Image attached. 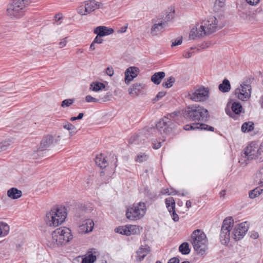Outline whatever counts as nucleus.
<instances>
[{
  "mask_svg": "<svg viewBox=\"0 0 263 263\" xmlns=\"http://www.w3.org/2000/svg\"><path fill=\"white\" fill-rule=\"evenodd\" d=\"M239 16L241 18L244 20H247L252 22L254 21H260L262 20L260 18V16L258 14L250 11L241 12L239 13Z\"/></svg>",
  "mask_w": 263,
  "mask_h": 263,
  "instance_id": "obj_19",
  "label": "nucleus"
},
{
  "mask_svg": "<svg viewBox=\"0 0 263 263\" xmlns=\"http://www.w3.org/2000/svg\"><path fill=\"white\" fill-rule=\"evenodd\" d=\"M0 228L2 231V235L3 236L7 235L9 232V226L5 222H0Z\"/></svg>",
  "mask_w": 263,
  "mask_h": 263,
  "instance_id": "obj_43",
  "label": "nucleus"
},
{
  "mask_svg": "<svg viewBox=\"0 0 263 263\" xmlns=\"http://www.w3.org/2000/svg\"><path fill=\"white\" fill-rule=\"evenodd\" d=\"M190 241L197 254H205L208 248V240L205 234L202 230L197 229L194 231L191 234Z\"/></svg>",
  "mask_w": 263,
  "mask_h": 263,
  "instance_id": "obj_2",
  "label": "nucleus"
},
{
  "mask_svg": "<svg viewBox=\"0 0 263 263\" xmlns=\"http://www.w3.org/2000/svg\"><path fill=\"white\" fill-rule=\"evenodd\" d=\"M63 127L69 132L70 135H73L76 134V128L71 123L67 122L66 124L63 125Z\"/></svg>",
  "mask_w": 263,
  "mask_h": 263,
  "instance_id": "obj_41",
  "label": "nucleus"
},
{
  "mask_svg": "<svg viewBox=\"0 0 263 263\" xmlns=\"http://www.w3.org/2000/svg\"><path fill=\"white\" fill-rule=\"evenodd\" d=\"M234 225V220L232 217L224 219L221 226L220 239L222 244L226 245L230 239L233 238L236 241L242 239L248 230L247 222L236 224L231 234L230 231Z\"/></svg>",
  "mask_w": 263,
  "mask_h": 263,
  "instance_id": "obj_1",
  "label": "nucleus"
},
{
  "mask_svg": "<svg viewBox=\"0 0 263 263\" xmlns=\"http://www.w3.org/2000/svg\"><path fill=\"white\" fill-rule=\"evenodd\" d=\"M111 94L110 92L106 93L105 95H104L102 97H100L99 100V103H101L102 102H105L109 100H110V99Z\"/></svg>",
  "mask_w": 263,
  "mask_h": 263,
  "instance_id": "obj_48",
  "label": "nucleus"
},
{
  "mask_svg": "<svg viewBox=\"0 0 263 263\" xmlns=\"http://www.w3.org/2000/svg\"><path fill=\"white\" fill-rule=\"evenodd\" d=\"M262 191V190H261L259 187H256L249 192V197L251 199H254L258 197L261 194Z\"/></svg>",
  "mask_w": 263,
  "mask_h": 263,
  "instance_id": "obj_42",
  "label": "nucleus"
},
{
  "mask_svg": "<svg viewBox=\"0 0 263 263\" xmlns=\"http://www.w3.org/2000/svg\"><path fill=\"white\" fill-rule=\"evenodd\" d=\"M96 164L101 169L105 168L108 164L105 156L102 154L97 155L95 158Z\"/></svg>",
  "mask_w": 263,
  "mask_h": 263,
  "instance_id": "obj_25",
  "label": "nucleus"
},
{
  "mask_svg": "<svg viewBox=\"0 0 263 263\" xmlns=\"http://www.w3.org/2000/svg\"><path fill=\"white\" fill-rule=\"evenodd\" d=\"M78 13L80 15H86L87 13L85 11V5L81 6L78 8L77 10Z\"/></svg>",
  "mask_w": 263,
  "mask_h": 263,
  "instance_id": "obj_51",
  "label": "nucleus"
},
{
  "mask_svg": "<svg viewBox=\"0 0 263 263\" xmlns=\"http://www.w3.org/2000/svg\"><path fill=\"white\" fill-rule=\"evenodd\" d=\"M152 22L154 23L151 29V33L152 36L158 35L167 25L166 19L162 18L160 19H153Z\"/></svg>",
  "mask_w": 263,
  "mask_h": 263,
  "instance_id": "obj_14",
  "label": "nucleus"
},
{
  "mask_svg": "<svg viewBox=\"0 0 263 263\" xmlns=\"http://www.w3.org/2000/svg\"><path fill=\"white\" fill-rule=\"evenodd\" d=\"M127 225H126L125 226H120L118 228H116L115 229V231L116 233H118L119 234L125 235L126 236H128V229Z\"/></svg>",
  "mask_w": 263,
  "mask_h": 263,
  "instance_id": "obj_40",
  "label": "nucleus"
},
{
  "mask_svg": "<svg viewBox=\"0 0 263 263\" xmlns=\"http://www.w3.org/2000/svg\"><path fill=\"white\" fill-rule=\"evenodd\" d=\"M149 252L150 248L148 246H142L136 252L138 257L137 259L140 261H141Z\"/></svg>",
  "mask_w": 263,
  "mask_h": 263,
  "instance_id": "obj_24",
  "label": "nucleus"
},
{
  "mask_svg": "<svg viewBox=\"0 0 263 263\" xmlns=\"http://www.w3.org/2000/svg\"><path fill=\"white\" fill-rule=\"evenodd\" d=\"M179 250L183 255L189 254L191 251L189 243L186 242H183L180 245Z\"/></svg>",
  "mask_w": 263,
  "mask_h": 263,
  "instance_id": "obj_34",
  "label": "nucleus"
},
{
  "mask_svg": "<svg viewBox=\"0 0 263 263\" xmlns=\"http://www.w3.org/2000/svg\"><path fill=\"white\" fill-rule=\"evenodd\" d=\"M170 214L171 215V216H172V218L173 220L175 222H177V221H178L179 220V216L176 213V211H175V209L172 211V213H170Z\"/></svg>",
  "mask_w": 263,
  "mask_h": 263,
  "instance_id": "obj_50",
  "label": "nucleus"
},
{
  "mask_svg": "<svg viewBox=\"0 0 263 263\" xmlns=\"http://www.w3.org/2000/svg\"><path fill=\"white\" fill-rule=\"evenodd\" d=\"M188 98L195 102H202L209 97V89L208 87L200 86L195 90L189 92Z\"/></svg>",
  "mask_w": 263,
  "mask_h": 263,
  "instance_id": "obj_9",
  "label": "nucleus"
},
{
  "mask_svg": "<svg viewBox=\"0 0 263 263\" xmlns=\"http://www.w3.org/2000/svg\"><path fill=\"white\" fill-rule=\"evenodd\" d=\"M145 136L146 138H151L152 136H157L156 129L154 127H147L144 128L142 132L138 135H134L130 137L129 142L130 143L139 144L140 141L143 139V137Z\"/></svg>",
  "mask_w": 263,
  "mask_h": 263,
  "instance_id": "obj_12",
  "label": "nucleus"
},
{
  "mask_svg": "<svg viewBox=\"0 0 263 263\" xmlns=\"http://www.w3.org/2000/svg\"><path fill=\"white\" fill-rule=\"evenodd\" d=\"M72 238L70 230L65 227L57 229L52 233V242L57 246L65 245Z\"/></svg>",
  "mask_w": 263,
  "mask_h": 263,
  "instance_id": "obj_6",
  "label": "nucleus"
},
{
  "mask_svg": "<svg viewBox=\"0 0 263 263\" xmlns=\"http://www.w3.org/2000/svg\"><path fill=\"white\" fill-rule=\"evenodd\" d=\"M258 149V145L256 142L250 143L243 150V153L239 161L240 164L245 166L248 164V161L256 159Z\"/></svg>",
  "mask_w": 263,
  "mask_h": 263,
  "instance_id": "obj_8",
  "label": "nucleus"
},
{
  "mask_svg": "<svg viewBox=\"0 0 263 263\" xmlns=\"http://www.w3.org/2000/svg\"><path fill=\"white\" fill-rule=\"evenodd\" d=\"M148 159V156L144 153L139 154L135 158V161L139 163H141L145 161Z\"/></svg>",
  "mask_w": 263,
  "mask_h": 263,
  "instance_id": "obj_45",
  "label": "nucleus"
},
{
  "mask_svg": "<svg viewBox=\"0 0 263 263\" xmlns=\"http://www.w3.org/2000/svg\"><path fill=\"white\" fill-rule=\"evenodd\" d=\"M175 81V79L173 77H170L167 79L166 81L164 82L162 84L163 87L166 88H170Z\"/></svg>",
  "mask_w": 263,
  "mask_h": 263,
  "instance_id": "obj_44",
  "label": "nucleus"
},
{
  "mask_svg": "<svg viewBox=\"0 0 263 263\" xmlns=\"http://www.w3.org/2000/svg\"><path fill=\"white\" fill-rule=\"evenodd\" d=\"M218 88L222 92H229L231 89V84L229 81L227 79H224L222 83L219 85Z\"/></svg>",
  "mask_w": 263,
  "mask_h": 263,
  "instance_id": "obj_30",
  "label": "nucleus"
},
{
  "mask_svg": "<svg viewBox=\"0 0 263 263\" xmlns=\"http://www.w3.org/2000/svg\"><path fill=\"white\" fill-rule=\"evenodd\" d=\"M250 236L252 238L257 239L258 237V234L256 232H254L252 233Z\"/></svg>",
  "mask_w": 263,
  "mask_h": 263,
  "instance_id": "obj_62",
  "label": "nucleus"
},
{
  "mask_svg": "<svg viewBox=\"0 0 263 263\" xmlns=\"http://www.w3.org/2000/svg\"><path fill=\"white\" fill-rule=\"evenodd\" d=\"M106 73L109 76H112L114 74V69L112 67H107L106 69Z\"/></svg>",
  "mask_w": 263,
  "mask_h": 263,
  "instance_id": "obj_54",
  "label": "nucleus"
},
{
  "mask_svg": "<svg viewBox=\"0 0 263 263\" xmlns=\"http://www.w3.org/2000/svg\"><path fill=\"white\" fill-rule=\"evenodd\" d=\"M67 43V41L66 39H63L61 40V41L59 43V46L60 48H62L66 46Z\"/></svg>",
  "mask_w": 263,
  "mask_h": 263,
  "instance_id": "obj_61",
  "label": "nucleus"
},
{
  "mask_svg": "<svg viewBox=\"0 0 263 263\" xmlns=\"http://www.w3.org/2000/svg\"><path fill=\"white\" fill-rule=\"evenodd\" d=\"M94 227V222L91 219H86L84 220L78 228V232L80 234H83L90 232L92 231Z\"/></svg>",
  "mask_w": 263,
  "mask_h": 263,
  "instance_id": "obj_17",
  "label": "nucleus"
},
{
  "mask_svg": "<svg viewBox=\"0 0 263 263\" xmlns=\"http://www.w3.org/2000/svg\"><path fill=\"white\" fill-rule=\"evenodd\" d=\"M165 73L164 72L160 71L155 72L151 77V81L155 84L158 85L160 84L162 80L165 77Z\"/></svg>",
  "mask_w": 263,
  "mask_h": 263,
  "instance_id": "obj_28",
  "label": "nucleus"
},
{
  "mask_svg": "<svg viewBox=\"0 0 263 263\" xmlns=\"http://www.w3.org/2000/svg\"><path fill=\"white\" fill-rule=\"evenodd\" d=\"M84 116V114L82 112L79 113L78 116L77 117L78 120H81L83 118Z\"/></svg>",
  "mask_w": 263,
  "mask_h": 263,
  "instance_id": "obj_64",
  "label": "nucleus"
},
{
  "mask_svg": "<svg viewBox=\"0 0 263 263\" xmlns=\"http://www.w3.org/2000/svg\"><path fill=\"white\" fill-rule=\"evenodd\" d=\"M102 5V3L95 1H86L85 2V11L86 13L89 14Z\"/></svg>",
  "mask_w": 263,
  "mask_h": 263,
  "instance_id": "obj_20",
  "label": "nucleus"
},
{
  "mask_svg": "<svg viewBox=\"0 0 263 263\" xmlns=\"http://www.w3.org/2000/svg\"><path fill=\"white\" fill-rule=\"evenodd\" d=\"M145 85L142 83H136L128 89L129 94L132 96H137L144 89Z\"/></svg>",
  "mask_w": 263,
  "mask_h": 263,
  "instance_id": "obj_22",
  "label": "nucleus"
},
{
  "mask_svg": "<svg viewBox=\"0 0 263 263\" xmlns=\"http://www.w3.org/2000/svg\"><path fill=\"white\" fill-rule=\"evenodd\" d=\"M85 100L87 102H99V99L94 98L92 97L90 95H87L85 97Z\"/></svg>",
  "mask_w": 263,
  "mask_h": 263,
  "instance_id": "obj_49",
  "label": "nucleus"
},
{
  "mask_svg": "<svg viewBox=\"0 0 263 263\" xmlns=\"http://www.w3.org/2000/svg\"><path fill=\"white\" fill-rule=\"evenodd\" d=\"M146 211V204L144 202H140L134 203L127 209L126 215L130 220H135L143 217Z\"/></svg>",
  "mask_w": 263,
  "mask_h": 263,
  "instance_id": "obj_7",
  "label": "nucleus"
},
{
  "mask_svg": "<svg viewBox=\"0 0 263 263\" xmlns=\"http://www.w3.org/2000/svg\"><path fill=\"white\" fill-rule=\"evenodd\" d=\"M161 194L167 195H176V193H174V192H170L168 189H162L161 191Z\"/></svg>",
  "mask_w": 263,
  "mask_h": 263,
  "instance_id": "obj_56",
  "label": "nucleus"
},
{
  "mask_svg": "<svg viewBox=\"0 0 263 263\" xmlns=\"http://www.w3.org/2000/svg\"><path fill=\"white\" fill-rule=\"evenodd\" d=\"M67 217L66 210L64 207H59L51 210L46 214L45 220L50 227H58L62 224Z\"/></svg>",
  "mask_w": 263,
  "mask_h": 263,
  "instance_id": "obj_3",
  "label": "nucleus"
},
{
  "mask_svg": "<svg viewBox=\"0 0 263 263\" xmlns=\"http://www.w3.org/2000/svg\"><path fill=\"white\" fill-rule=\"evenodd\" d=\"M184 115L190 120L194 121L204 122L208 120L210 117L208 110L203 106L198 105L187 106Z\"/></svg>",
  "mask_w": 263,
  "mask_h": 263,
  "instance_id": "obj_4",
  "label": "nucleus"
},
{
  "mask_svg": "<svg viewBox=\"0 0 263 263\" xmlns=\"http://www.w3.org/2000/svg\"><path fill=\"white\" fill-rule=\"evenodd\" d=\"M180 260L177 257H173L170 259L167 263H179Z\"/></svg>",
  "mask_w": 263,
  "mask_h": 263,
  "instance_id": "obj_59",
  "label": "nucleus"
},
{
  "mask_svg": "<svg viewBox=\"0 0 263 263\" xmlns=\"http://www.w3.org/2000/svg\"><path fill=\"white\" fill-rule=\"evenodd\" d=\"M114 32L113 29L104 26L97 27L93 31L94 33L99 36V37L110 35L113 33Z\"/></svg>",
  "mask_w": 263,
  "mask_h": 263,
  "instance_id": "obj_21",
  "label": "nucleus"
},
{
  "mask_svg": "<svg viewBox=\"0 0 263 263\" xmlns=\"http://www.w3.org/2000/svg\"><path fill=\"white\" fill-rule=\"evenodd\" d=\"M256 159H257L259 162L263 161V149H261L260 147L257 149Z\"/></svg>",
  "mask_w": 263,
  "mask_h": 263,
  "instance_id": "obj_47",
  "label": "nucleus"
},
{
  "mask_svg": "<svg viewBox=\"0 0 263 263\" xmlns=\"http://www.w3.org/2000/svg\"><path fill=\"white\" fill-rule=\"evenodd\" d=\"M182 42V37L176 39L174 41L172 42V47L180 45Z\"/></svg>",
  "mask_w": 263,
  "mask_h": 263,
  "instance_id": "obj_52",
  "label": "nucleus"
},
{
  "mask_svg": "<svg viewBox=\"0 0 263 263\" xmlns=\"http://www.w3.org/2000/svg\"><path fill=\"white\" fill-rule=\"evenodd\" d=\"M93 41V43L101 44L103 42V40L101 38H100V37H99V36H98V35H97Z\"/></svg>",
  "mask_w": 263,
  "mask_h": 263,
  "instance_id": "obj_57",
  "label": "nucleus"
},
{
  "mask_svg": "<svg viewBox=\"0 0 263 263\" xmlns=\"http://www.w3.org/2000/svg\"><path fill=\"white\" fill-rule=\"evenodd\" d=\"M226 0H215L213 10L215 12H217L223 8L225 6Z\"/></svg>",
  "mask_w": 263,
  "mask_h": 263,
  "instance_id": "obj_36",
  "label": "nucleus"
},
{
  "mask_svg": "<svg viewBox=\"0 0 263 263\" xmlns=\"http://www.w3.org/2000/svg\"><path fill=\"white\" fill-rule=\"evenodd\" d=\"M53 140L54 138L52 135H47L44 137L41 141L39 149L40 151L45 150L53 143Z\"/></svg>",
  "mask_w": 263,
  "mask_h": 263,
  "instance_id": "obj_23",
  "label": "nucleus"
},
{
  "mask_svg": "<svg viewBox=\"0 0 263 263\" xmlns=\"http://www.w3.org/2000/svg\"><path fill=\"white\" fill-rule=\"evenodd\" d=\"M195 129L206 130L213 132L214 128L212 126L203 123L190 124V130Z\"/></svg>",
  "mask_w": 263,
  "mask_h": 263,
  "instance_id": "obj_26",
  "label": "nucleus"
},
{
  "mask_svg": "<svg viewBox=\"0 0 263 263\" xmlns=\"http://www.w3.org/2000/svg\"><path fill=\"white\" fill-rule=\"evenodd\" d=\"M95 44L96 43H93V41L92 43L90 44V50H95V49H96Z\"/></svg>",
  "mask_w": 263,
  "mask_h": 263,
  "instance_id": "obj_63",
  "label": "nucleus"
},
{
  "mask_svg": "<svg viewBox=\"0 0 263 263\" xmlns=\"http://www.w3.org/2000/svg\"><path fill=\"white\" fill-rule=\"evenodd\" d=\"M254 128V123L249 121L243 123L241 129L243 133H249L253 130Z\"/></svg>",
  "mask_w": 263,
  "mask_h": 263,
  "instance_id": "obj_33",
  "label": "nucleus"
},
{
  "mask_svg": "<svg viewBox=\"0 0 263 263\" xmlns=\"http://www.w3.org/2000/svg\"><path fill=\"white\" fill-rule=\"evenodd\" d=\"M185 58H190L192 55V52L189 51H184L182 54Z\"/></svg>",
  "mask_w": 263,
  "mask_h": 263,
  "instance_id": "obj_60",
  "label": "nucleus"
},
{
  "mask_svg": "<svg viewBox=\"0 0 263 263\" xmlns=\"http://www.w3.org/2000/svg\"><path fill=\"white\" fill-rule=\"evenodd\" d=\"M201 22L207 35L221 29L225 25L224 17L223 15L210 16Z\"/></svg>",
  "mask_w": 263,
  "mask_h": 263,
  "instance_id": "obj_5",
  "label": "nucleus"
},
{
  "mask_svg": "<svg viewBox=\"0 0 263 263\" xmlns=\"http://www.w3.org/2000/svg\"><path fill=\"white\" fill-rule=\"evenodd\" d=\"M13 143L11 139H7L0 142V151L2 152L6 151Z\"/></svg>",
  "mask_w": 263,
  "mask_h": 263,
  "instance_id": "obj_37",
  "label": "nucleus"
},
{
  "mask_svg": "<svg viewBox=\"0 0 263 263\" xmlns=\"http://www.w3.org/2000/svg\"><path fill=\"white\" fill-rule=\"evenodd\" d=\"M31 2V0H12L11 3L26 11V7Z\"/></svg>",
  "mask_w": 263,
  "mask_h": 263,
  "instance_id": "obj_29",
  "label": "nucleus"
},
{
  "mask_svg": "<svg viewBox=\"0 0 263 263\" xmlns=\"http://www.w3.org/2000/svg\"><path fill=\"white\" fill-rule=\"evenodd\" d=\"M87 256H85L82 260V263H93L96 260V256L91 252H88Z\"/></svg>",
  "mask_w": 263,
  "mask_h": 263,
  "instance_id": "obj_38",
  "label": "nucleus"
},
{
  "mask_svg": "<svg viewBox=\"0 0 263 263\" xmlns=\"http://www.w3.org/2000/svg\"><path fill=\"white\" fill-rule=\"evenodd\" d=\"M128 232V236L137 234L139 233L138 227L136 225H127Z\"/></svg>",
  "mask_w": 263,
  "mask_h": 263,
  "instance_id": "obj_39",
  "label": "nucleus"
},
{
  "mask_svg": "<svg viewBox=\"0 0 263 263\" xmlns=\"http://www.w3.org/2000/svg\"><path fill=\"white\" fill-rule=\"evenodd\" d=\"M206 33L205 31L202 22L197 23L191 29L189 38L191 40H195L197 38L202 37L206 36Z\"/></svg>",
  "mask_w": 263,
  "mask_h": 263,
  "instance_id": "obj_13",
  "label": "nucleus"
},
{
  "mask_svg": "<svg viewBox=\"0 0 263 263\" xmlns=\"http://www.w3.org/2000/svg\"><path fill=\"white\" fill-rule=\"evenodd\" d=\"M172 116L170 115L167 117H164L160 120L156 125L155 128L157 135L158 134H167L170 133L172 128L174 127L173 121L169 118Z\"/></svg>",
  "mask_w": 263,
  "mask_h": 263,
  "instance_id": "obj_10",
  "label": "nucleus"
},
{
  "mask_svg": "<svg viewBox=\"0 0 263 263\" xmlns=\"http://www.w3.org/2000/svg\"><path fill=\"white\" fill-rule=\"evenodd\" d=\"M231 110L232 111L229 109H226V112L227 115L235 120L242 112H244L241 103L238 102H234L232 104Z\"/></svg>",
  "mask_w": 263,
  "mask_h": 263,
  "instance_id": "obj_15",
  "label": "nucleus"
},
{
  "mask_svg": "<svg viewBox=\"0 0 263 263\" xmlns=\"http://www.w3.org/2000/svg\"><path fill=\"white\" fill-rule=\"evenodd\" d=\"M105 88V85L103 83L99 82H93L90 84L89 86V89L95 92L101 90Z\"/></svg>",
  "mask_w": 263,
  "mask_h": 263,
  "instance_id": "obj_31",
  "label": "nucleus"
},
{
  "mask_svg": "<svg viewBox=\"0 0 263 263\" xmlns=\"http://www.w3.org/2000/svg\"><path fill=\"white\" fill-rule=\"evenodd\" d=\"M166 208L170 213L175 209V202L173 197H168L165 199Z\"/></svg>",
  "mask_w": 263,
  "mask_h": 263,
  "instance_id": "obj_32",
  "label": "nucleus"
},
{
  "mask_svg": "<svg viewBox=\"0 0 263 263\" xmlns=\"http://www.w3.org/2000/svg\"><path fill=\"white\" fill-rule=\"evenodd\" d=\"M19 7L10 3L7 7V15L11 18H19L24 14L25 10L18 8Z\"/></svg>",
  "mask_w": 263,
  "mask_h": 263,
  "instance_id": "obj_16",
  "label": "nucleus"
},
{
  "mask_svg": "<svg viewBox=\"0 0 263 263\" xmlns=\"http://www.w3.org/2000/svg\"><path fill=\"white\" fill-rule=\"evenodd\" d=\"M254 181L258 184L263 183V166L256 173Z\"/></svg>",
  "mask_w": 263,
  "mask_h": 263,
  "instance_id": "obj_35",
  "label": "nucleus"
},
{
  "mask_svg": "<svg viewBox=\"0 0 263 263\" xmlns=\"http://www.w3.org/2000/svg\"><path fill=\"white\" fill-rule=\"evenodd\" d=\"M250 81V80L243 81L240 85L241 88L235 89V94L239 100L245 101L250 98L251 93Z\"/></svg>",
  "mask_w": 263,
  "mask_h": 263,
  "instance_id": "obj_11",
  "label": "nucleus"
},
{
  "mask_svg": "<svg viewBox=\"0 0 263 263\" xmlns=\"http://www.w3.org/2000/svg\"><path fill=\"white\" fill-rule=\"evenodd\" d=\"M140 72L139 69L135 66L128 68L125 71V83L128 84L134 78L137 77Z\"/></svg>",
  "mask_w": 263,
  "mask_h": 263,
  "instance_id": "obj_18",
  "label": "nucleus"
},
{
  "mask_svg": "<svg viewBox=\"0 0 263 263\" xmlns=\"http://www.w3.org/2000/svg\"><path fill=\"white\" fill-rule=\"evenodd\" d=\"M165 92L164 91H161L158 92V93L156 96L155 98L154 99L155 101H158L160 99L162 98L165 95Z\"/></svg>",
  "mask_w": 263,
  "mask_h": 263,
  "instance_id": "obj_53",
  "label": "nucleus"
},
{
  "mask_svg": "<svg viewBox=\"0 0 263 263\" xmlns=\"http://www.w3.org/2000/svg\"><path fill=\"white\" fill-rule=\"evenodd\" d=\"M74 102V100L72 99H65L62 101L61 106L63 107H69Z\"/></svg>",
  "mask_w": 263,
  "mask_h": 263,
  "instance_id": "obj_46",
  "label": "nucleus"
},
{
  "mask_svg": "<svg viewBox=\"0 0 263 263\" xmlns=\"http://www.w3.org/2000/svg\"><path fill=\"white\" fill-rule=\"evenodd\" d=\"M246 2L251 5H255L257 4L260 0H246Z\"/></svg>",
  "mask_w": 263,
  "mask_h": 263,
  "instance_id": "obj_58",
  "label": "nucleus"
},
{
  "mask_svg": "<svg viewBox=\"0 0 263 263\" xmlns=\"http://www.w3.org/2000/svg\"><path fill=\"white\" fill-rule=\"evenodd\" d=\"M161 146V142H158L157 143L155 142V141H154L153 142V147L154 149H158Z\"/></svg>",
  "mask_w": 263,
  "mask_h": 263,
  "instance_id": "obj_55",
  "label": "nucleus"
},
{
  "mask_svg": "<svg viewBox=\"0 0 263 263\" xmlns=\"http://www.w3.org/2000/svg\"><path fill=\"white\" fill-rule=\"evenodd\" d=\"M22 195V192L16 187H12L7 191V196L12 199H16Z\"/></svg>",
  "mask_w": 263,
  "mask_h": 263,
  "instance_id": "obj_27",
  "label": "nucleus"
}]
</instances>
